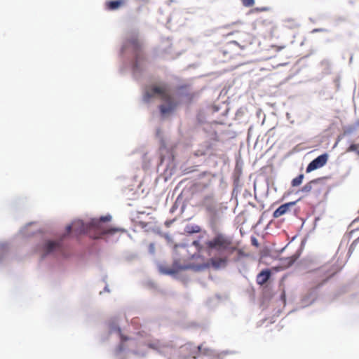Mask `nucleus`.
Listing matches in <instances>:
<instances>
[{
    "label": "nucleus",
    "instance_id": "nucleus-29",
    "mask_svg": "<svg viewBox=\"0 0 359 359\" xmlns=\"http://www.w3.org/2000/svg\"><path fill=\"white\" fill-rule=\"evenodd\" d=\"M358 154H359V151H358Z\"/></svg>",
    "mask_w": 359,
    "mask_h": 359
},
{
    "label": "nucleus",
    "instance_id": "nucleus-18",
    "mask_svg": "<svg viewBox=\"0 0 359 359\" xmlns=\"http://www.w3.org/2000/svg\"><path fill=\"white\" fill-rule=\"evenodd\" d=\"M205 209H206L207 212L211 216L212 220L215 222V217H216V210H215V208L214 207H212V206L209 205V206H207Z\"/></svg>",
    "mask_w": 359,
    "mask_h": 359
},
{
    "label": "nucleus",
    "instance_id": "nucleus-14",
    "mask_svg": "<svg viewBox=\"0 0 359 359\" xmlns=\"http://www.w3.org/2000/svg\"><path fill=\"white\" fill-rule=\"evenodd\" d=\"M284 27L290 29H294L299 27L297 19L293 18H286L283 20Z\"/></svg>",
    "mask_w": 359,
    "mask_h": 359
},
{
    "label": "nucleus",
    "instance_id": "nucleus-9",
    "mask_svg": "<svg viewBox=\"0 0 359 359\" xmlns=\"http://www.w3.org/2000/svg\"><path fill=\"white\" fill-rule=\"evenodd\" d=\"M43 256L61 250V244L57 241H48L43 246Z\"/></svg>",
    "mask_w": 359,
    "mask_h": 359
},
{
    "label": "nucleus",
    "instance_id": "nucleus-25",
    "mask_svg": "<svg viewBox=\"0 0 359 359\" xmlns=\"http://www.w3.org/2000/svg\"><path fill=\"white\" fill-rule=\"evenodd\" d=\"M193 245L196 246L198 248H201V244H200L199 241H194L193 242Z\"/></svg>",
    "mask_w": 359,
    "mask_h": 359
},
{
    "label": "nucleus",
    "instance_id": "nucleus-21",
    "mask_svg": "<svg viewBox=\"0 0 359 359\" xmlns=\"http://www.w3.org/2000/svg\"><path fill=\"white\" fill-rule=\"evenodd\" d=\"M298 258V256L297 255H292V257H288L287 258V260H288L287 262V264L290 266V265H292Z\"/></svg>",
    "mask_w": 359,
    "mask_h": 359
},
{
    "label": "nucleus",
    "instance_id": "nucleus-1",
    "mask_svg": "<svg viewBox=\"0 0 359 359\" xmlns=\"http://www.w3.org/2000/svg\"><path fill=\"white\" fill-rule=\"evenodd\" d=\"M205 245L209 255H212L210 263L215 269L225 267L229 257L238 250L232 238L223 233H217Z\"/></svg>",
    "mask_w": 359,
    "mask_h": 359
},
{
    "label": "nucleus",
    "instance_id": "nucleus-10",
    "mask_svg": "<svg viewBox=\"0 0 359 359\" xmlns=\"http://www.w3.org/2000/svg\"><path fill=\"white\" fill-rule=\"evenodd\" d=\"M110 332L112 333V332H115V333H117L118 335L120 337V339H121V344L120 345L118 346V348H116V353H121V351H123L124 349V346H123V344L127 341H129L131 339L127 336H125L123 333H122V331L121 330L120 327H116V326H114L111 328V330Z\"/></svg>",
    "mask_w": 359,
    "mask_h": 359
},
{
    "label": "nucleus",
    "instance_id": "nucleus-11",
    "mask_svg": "<svg viewBox=\"0 0 359 359\" xmlns=\"http://www.w3.org/2000/svg\"><path fill=\"white\" fill-rule=\"evenodd\" d=\"M74 230L76 233H83L87 231V228L84 223L81 220L74 221L71 225L67 226V232L69 233Z\"/></svg>",
    "mask_w": 359,
    "mask_h": 359
},
{
    "label": "nucleus",
    "instance_id": "nucleus-4",
    "mask_svg": "<svg viewBox=\"0 0 359 359\" xmlns=\"http://www.w3.org/2000/svg\"><path fill=\"white\" fill-rule=\"evenodd\" d=\"M237 36L236 39L232 41H230L225 47L224 50V54H226L227 51L231 48L232 45H237L241 49H245L250 45H251L254 41V36L246 32L238 31L236 32Z\"/></svg>",
    "mask_w": 359,
    "mask_h": 359
},
{
    "label": "nucleus",
    "instance_id": "nucleus-8",
    "mask_svg": "<svg viewBox=\"0 0 359 359\" xmlns=\"http://www.w3.org/2000/svg\"><path fill=\"white\" fill-rule=\"evenodd\" d=\"M328 159V155L327 154H323L320 155L315 159H313L307 166L306 172L307 173L311 172L316 169L320 168L324 166Z\"/></svg>",
    "mask_w": 359,
    "mask_h": 359
},
{
    "label": "nucleus",
    "instance_id": "nucleus-23",
    "mask_svg": "<svg viewBox=\"0 0 359 359\" xmlns=\"http://www.w3.org/2000/svg\"><path fill=\"white\" fill-rule=\"evenodd\" d=\"M273 48L275 49L276 51H280L281 50L285 48V46H273Z\"/></svg>",
    "mask_w": 359,
    "mask_h": 359
},
{
    "label": "nucleus",
    "instance_id": "nucleus-12",
    "mask_svg": "<svg viewBox=\"0 0 359 359\" xmlns=\"http://www.w3.org/2000/svg\"><path fill=\"white\" fill-rule=\"evenodd\" d=\"M295 203L296 202H289L281 205L273 212V217L274 218H278L280 216L285 215L289 211L290 207L294 205Z\"/></svg>",
    "mask_w": 359,
    "mask_h": 359
},
{
    "label": "nucleus",
    "instance_id": "nucleus-27",
    "mask_svg": "<svg viewBox=\"0 0 359 359\" xmlns=\"http://www.w3.org/2000/svg\"><path fill=\"white\" fill-rule=\"evenodd\" d=\"M203 267H201V266H198L197 267V269H203Z\"/></svg>",
    "mask_w": 359,
    "mask_h": 359
},
{
    "label": "nucleus",
    "instance_id": "nucleus-6",
    "mask_svg": "<svg viewBox=\"0 0 359 359\" xmlns=\"http://www.w3.org/2000/svg\"><path fill=\"white\" fill-rule=\"evenodd\" d=\"M126 48H131L135 54V66L137 67L141 60L143 59L142 52V44L137 36H132L129 38L125 44Z\"/></svg>",
    "mask_w": 359,
    "mask_h": 359
},
{
    "label": "nucleus",
    "instance_id": "nucleus-20",
    "mask_svg": "<svg viewBox=\"0 0 359 359\" xmlns=\"http://www.w3.org/2000/svg\"><path fill=\"white\" fill-rule=\"evenodd\" d=\"M270 10V8L269 7H266V6H263V7H257V8H253L251 12H266V11H269Z\"/></svg>",
    "mask_w": 359,
    "mask_h": 359
},
{
    "label": "nucleus",
    "instance_id": "nucleus-15",
    "mask_svg": "<svg viewBox=\"0 0 359 359\" xmlns=\"http://www.w3.org/2000/svg\"><path fill=\"white\" fill-rule=\"evenodd\" d=\"M257 23L259 25L267 27L270 29L271 34L276 30V26L269 20L260 18L257 20Z\"/></svg>",
    "mask_w": 359,
    "mask_h": 359
},
{
    "label": "nucleus",
    "instance_id": "nucleus-3",
    "mask_svg": "<svg viewBox=\"0 0 359 359\" xmlns=\"http://www.w3.org/2000/svg\"><path fill=\"white\" fill-rule=\"evenodd\" d=\"M149 346L153 349L158 350L168 359H187L191 356L189 353L191 349V345L189 344H185L177 348L172 346L161 344L157 341L149 344Z\"/></svg>",
    "mask_w": 359,
    "mask_h": 359
},
{
    "label": "nucleus",
    "instance_id": "nucleus-5",
    "mask_svg": "<svg viewBox=\"0 0 359 359\" xmlns=\"http://www.w3.org/2000/svg\"><path fill=\"white\" fill-rule=\"evenodd\" d=\"M111 219V216H105L102 217L100 218V221L99 222H93L91 224V226L95 227L97 231V235L93 236V238L97 239L101 238L102 236L104 235H113L117 232H123L124 230L121 228H107L103 226V228L101 227V223L100 222H108Z\"/></svg>",
    "mask_w": 359,
    "mask_h": 359
},
{
    "label": "nucleus",
    "instance_id": "nucleus-26",
    "mask_svg": "<svg viewBox=\"0 0 359 359\" xmlns=\"http://www.w3.org/2000/svg\"><path fill=\"white\" fill-rule=\"evenodd\" d=\"M252 243L255 245H257V243L255 238L252 241Z\"/></svg>",
    "mask_w": 359,
    "mask_h": 359
},
{
    "label": "nucleus",
    "instance_id": "nucleus-22",
    "mask_svg": "<svg viewBox=\"0 0 359 359\" xmlns=\"http://www.w3.org/2000/svg\"><path fill=\"white\" fill-rule=\"evenodd\" d=\"M359 147V144H352L349 146V147L347 149V151L348 152H350V151H356Z\"/></svg>",
    "mask_w": 359,
    "mask_h": 359
},
{
    "label": "nucleus",
    "instance_id": "nucleus-28",
    "mask_svg": "<svg viewBox=\"0 0 359 359\" xmlns=\"http://www.w3.org/2000/svg\"><path fill=\"white\" fill-rule=\"evenodd\" d=\"M357 124L359 125V121L357 122Z\"/></svg>",
    "mask_w": 359,
    "mask_h": 359
},
{
    "label": "nucleus",
    "instance_id": "nucleus-16",
    "mask_svg": "<svg viewBox=\"0 0 359 359\" xmlns=\"http://www.w3.org/2000/svg\"><path fill=\"white\" fill-rule=\"evenodd\" d=\"M124 4L123 0L109 1L106 3V7L108 10L114 11L123 6Z\"/></svg>",
    "mask_w": 359,
    "mask_h": 359
},
{
    "label": "nucleus",
    "instance_id": "nucleus-13",
    "mask_svg": "<svg viewBox=\"0 0 359 359\" xmlns=\"http://www.w3.org/2000/svg\"><path fill=\"white\" fill-rule=\"evenodd\" d=\"M271 273L269 269H265V270L262 271L257 276V278H256L257 283L259 285H263L269 280V279L271 277Z\"/></svg>",
    "mask_w": 359,
    "mask_h": 359
},
{
    "label": "nucleus",
    "instance_id": "nucleus-2",
    "mask_svg": "<svg viewBox=\"0 0 359 359\" xmlns=\"http://www.w3.org/2000/svg\"><path fill=\"white\" fill-rule=\"evenodd\" d=\"M158 97L164 102L159 106L160 112L163 116L171 114L178 106V102L173 99L166 84L152 85L145 89L143 95L145 102H149L152 97Z\"/></svg>",
    "mask_w": 359,
    "mask_h": 359
},
{
    "label": "nucleus",
    "instance_id": "nucleus-17",
    "mask_svg": "<svg viewBox=\"0 0 359 359\" xmlns=\"http://www.w3.org/2000/svg\"><path fill=\"white\" fill-rule=\"evenodd\" d=\"M304 178V175L303 174L299 175L297 177H296L292 180L291 185L292 187L299 186L302 183Z\"/></svg>",
    "mask_w": 359,
    "mask_h": 359
},
{
    "label": "nucleus",
    "instance_id": "nucleus-19",
    "mask_svg": "<svg viewBox=\"0 0 359 359\" xmlns=\"http://www.w3.org/2000/svg\"><path fill=\"white\" fill-rule=\"evenodd\" d=\"M245 7H252L255 4V0H241Z\"/></svg>",
    "mask_w": 359,
    "mask_h": 359
},
{
    "label": "nucleus",
    "instance_id": "nucleus-24",
    "mask_svg": "<svg viewBox=\"0 0 359 359\" xmlns=\"http://www.w3.org/2000/svg\"><path fill=\"white\" fill-rule=\"evenodd\" d=\"M200 231H201L200 226H195L193 227V229L191 230V232H192V233H198V232H200Z\"/></svg>",
    "mask_w": 359,
    "mask_h": 359
},
{
    "label": "nucleus",
    "instance_id": "nucleus-7",
    "mask_svg": "<svg viewBox=\"0 0 359 359\" xmlns=\"http://www.w3.org/2000/svg\"><path fill=\"white\" fill-rule=\"evenodd\" d=\"M323 179L318 178L313 180H311L306 184H304L300 191L308 194L309 193L311 192L312 191H314L316 193H320L323 189L324 186L322 183Z\"/></svg>",
    "mask_w": 359,
    "mask_h": 359
}]
</instances>
